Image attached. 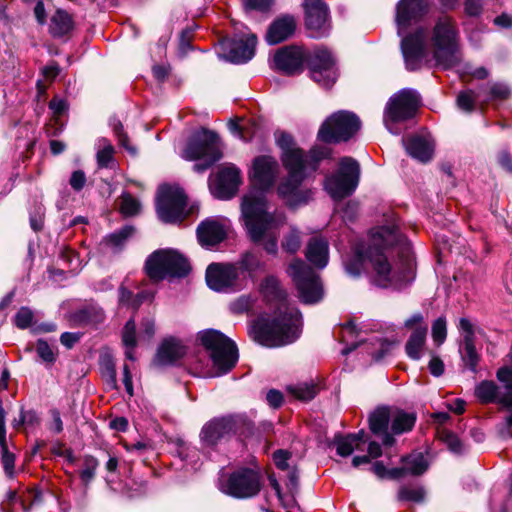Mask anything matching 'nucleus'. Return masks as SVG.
Wrapping results in <instances>:
<instances>
[{
    "label": "nucleus",
    "mask_w": 512,
    "mask_h": 512,
    "mask_svg": "<svg viewBox=\"0 0 512 512\" xmlns=\"http://www.w3.org/2000/svg\"><path fill=\"white\" fill-rule=\"evenodd\" d=\"M372 267L371 282L381 288H400L413 279V258L395 218L371 230L367 243L356 248L354 259L345 264L346 272L359 276L363 263Z\"/></svg>",
    "instance_id": "nucleus-1"
},
{
    "label": "nucleus",
    "mask_w": 512,
    "mask_h": 512,
    "mask_svg": "<svg viewBox=\"0 0 512 512\" xmlns=\"http://www.w3.org/2000/svg\"><path fill=\"white\" fill-rule=\"evenodd\" d=\"M280 166L271 155H260L253 160L250 177L254 189L244 196L242 215L250 237L259 240L266 231L285 222L282 212L267 211L265 192L274 187L279 176Z\"/></svg>",
    "instance_id": "nucleus-2"
},
{
    "label": "nucleus",
    "mask_w": 512,
    "mask_h": 512,
    "mask_svg": "<svg viewBox=\"0 0 512 512\" xmlns=\"http://www.w3.org/2000/svg\"><path fill=\"white\" fill-rule=\"evenodd\" d=\"M259 292L268 303L276 305L271 321L260 318L252 325L255 339L268 347H279L294 342L301 333V315L291 306L279 279L267 275L259 284Z\"/></svg>",
    "instance_id": "nucleus-3"
},
{
    "label": "nucleus",
    "mask_w": 512,
    "mask_h": 512,
    "mask_svg": "<svg viewBox=\"0 0 512 512\" xmlns=\"http://www.w3.org/2000/svg\"><path fill=\"white\" fill-rule=\"evenodd\" d=\"M277 143L282 150L281 159L288 172L277 187V193L287 205L291 207L306 203L310 198V191L300 189L301 183L310 169L315 171L317 163L328 157L330 151L327 147H315L311 150L309 159L298 148L289 134L281 133Z\"/></svg>",
    "instance_id": "nucleus-4"
},
{
    "label": "nucleus",
    "mask_w": 512,
    "mask_h": 512,
    "mask_svg": "<svg viewBox=\"0 0 512 512\" xmlns=\"http://www.w3.org/2000/svg\"><path fill=\"white\" fill-rule=\"evenodd\" d=\"M428 9L426 0H401L397 5L396 21L398 35L402 37L401 49L407 69L416 70L425 56V32L417 29L406 35L408 26L420 18Z\"/></svg>",
    "instance_id": "nucleus-5"
},
{
    "label": "nucleus",
    "mask_w": 512,
    "mask_h": 512,
    "mask_svg": "<svg viewBox=\"0 0 512 512\" xmlns=\"http://www.w3.org/2000/svg\"><path fill=\"white\" fill-rule=\"evenodd\" d=\"M432 47L434 59L443 69H451L458 66L461 61V52L458 43V35L451 19L440 18L432 33Z\"/></svg>",
    "instance_id": "nucleus-6"
},
{
    "label": "nucleus",
    "mask_w": 512,
    "mask_h": 512,
    "mask_svg": "<svg viewBox=\"0 0 512 512\" xmlns=\"http://www.w3.org/2000/svg\"><path fill=\"white\" fill-rule=\"evenodd\" d=\"M185 160H203L194 165V170L203 172L223 156L222 143L218 135L206 129L197 131L181 153Z\"/></svg>",
    "instance_id": "nucleus-7"
},
{
    "label": "nucleus",
    "mask_w": 512,
    "mask_h": 512,
    "mask_svg": "<svg viewBox=\"0 0 512 512\" xmlns=\"http://www.w3.org/2000/svg\"><path fill=\"white\" fill-rule=\"evenodd\" d=\"M203 346L209 351L213 371L209 376L216 377L230 371L238 360L236 345L224 334L216 330H206L199 334Z\"/></svg>",
    "instance_id": "nucleus-8"
},
{
    "label": "nucleus",
    "mask_w": 512,
    "mask_h": 512,
    "mask_svg": "<svg viewBox=\"0 0 512 512\" xmlns=\"http://www.w3.org/2000/svg\"><path fill=\"white\" fill-rule=\"evenodd\" d=\"M420 105L418 93L412 89H402L387 102L383 122L387 130L395 135L401 133L399 125L414 117Z\"/></svg>",
    "instance_id": "nucleus-9"
},
{
    "label": "nucleus",
    "mask_w": 512,
    "mask_h": 512,
    "mask_svg": "<svg viewBox=\"0 0 512 512\" xmlns=\"http://www.w3.org/2000/svg\"><path fill=\"white\" fill-rule=\"evenodd\" d=\"M187 260L174 250L162 249L153 252L146 260L145 270L153 281L166 277H183L189 272Z\"/></svg>",
    "instance_id": "nucleus-10"
},
{
    "label": "nucleus",
    "mask_w": 512,
    "mask_h": 512,
    "mask_svg": "<svg viewBox=\"0 0 512 512\" xmlns=\"http://www.w3.org/2000/svg\"><path fill=\"white\" fill-rule=\"evenodd\" d=\"M299 292V297L306 304H314L323 298V287L318 275L302 260H293L287 268Z\"/></svg>",
    "instance_id": "nucleus-11"
},
{
    "label": "nucleus",
    "mask_w": 512,
    "mask_h": 512,
    "mask_svg": "<svg viewBox=\"0 0 512 512\" xmlns=\"http://www.w3.org/2000/svg\"><path fill=\"white\" fill-rule=\"evenodd\" d=\"M360 168L357 161L344 157L339 164V170L326 178L325 190L335 200L351 195L359 182Z\"/></svg>",
    "instance_id": "nucleus-12"
},
{
    "label": "nucleus",
    "mask_w": 512,
    "mask_h": 512,
    "mask_svg": "<svg viewBox=\"0 0 512 512\" xmlns=\"http://www.w3.org/2000/svg\"><path fill=\"white\" fill-rule=\"evenodd\" d=\"M360 126L361 122L354 113L338 111L321 125L318 138L324 142L347 141L360 129Z\"/></svg>",
    "instance_id": "nucleus-13"
},
{
    "label": "nucleus",
    "mask_w": 512,
    "mask_h": 512,
    "mask_svg": "<svg viewBox=\"0 0 512 512\" xmlns=\"http://www.w3.org/2000/svg\"><path fill=\"white\" fill-rule=\"evenodd\" d=\"M186 196L182 189L174 186H161L158 190L156 210L165 223H176L186 216Z\"/></svg>",
    "instance_id": "nucleus-14"
},
{
    "label": "nucleus",
    "mask_w": 512,
    "mask_h": 512,
    "mask_svg": "<svg viewBox=\"0 0 512 512\" xmlns=\"http://www.w3.org/2000/svg\"><path fill=\"white\" fill-rule=\"evenodd\" d=\"M220 490L235 498H250L260 491V479L252 469H239L219 482Z\"/></svg>",
    "instance_id": "nucleus-15"
},
{
    "label": "nucleus",
    "mask_w": 512,
    "mask_h": 512,
    "mask_svg": "<svg viewBox=\"0 0 512 512\" xmlns=\"http://www.w3.org/2000/svg\"><path fill=\"white\" fill-rule=\"evenodd\" d=\"M242 182L241 171L232 163L222 164L213 180L210 182V190L214 196L220 199L233 197Z\"/></svg>",
    "instance_id": "nucleus-16"
},
{
    "label": "nucleus",
    "mask_w": 512,
    "mask_h": 512,
    "mask_svg": "<svg viewBox=\"0 0 512 512\" xmlns=\"http://www.w3.org/2000/svg\"><path fill=\"white\" fill-rule=\"evenodd\" d=\"M312 79L323 87L332 86L337 79L335 61L325 49L317 50L310 60Z\"/></svg>",
    "instance_id": "nucleus-17"
},
{
    "label": "nucleus",
    "mask_w": 512,
    "mask_h": 512,
    "mask_svg": "<svg viewBox=\"0 0 512 512\" xmlns=\"http://www.w3.org/2000/svg\"><path fill=\"white\" fill-rule=\"evenodd\" d=\"M305 23L313 37L323 36L328 28V10L322 0H305Z\"/></svg>",
    "instance_id": "nucleus-18"
},
{
    "label": "nucleus",
    "mask_w": 512,
    "mask_h": 512,
    "mask_svg": "<svg viewBox=\"0 0 512 512\" xmlns=\"http://www.w3.org/2000/svg\"><path fill=\"white\" fill-rule=\"evenodd\" d=\"M237 278L238 271L233 265L213 263L206 270L207 285L218 292L234 287Z\"/></svg>",
    "instance_id": "nucleus-19"
},
{
    "label": "nucleus",
    "mask_w": 512,
    "mask_h": 512,
    "mask_svg": "<svg viewBox=\"0 0 512 512\" xmlns=\"http://www.w3.org/2000/svg\"><path fill=\"white\" fill-rule=\"evenodd\" d=\"M229 228L226 218H208L197 228L198 240L202 246H214L226 238Z\"/></svg>",
    "instance_id": "nucleus-20"
},
{
    "label": "nucleus",
    "mask_w": 512,
    "mask_h": 512,
    "mask_svg": "<svg viewBox=\"0 0 512 512\" xmlns=\"http://www.w3.org/2000/svg\"><path fill=\"white\" fill-rule=\"evenodd\" d=\"M497 379L505 384L506 392L499 398V404L512 410V367L504 366L497 371ZM503 438L512 437V414L509 415L500 430Z\"/></svg>",
    "instance_id": "nucleus-21"
},
{
    "label": "nucleus",
    "mask_w": 512,
    "mask_h": 512,
    "mask_svg": "<svg viewBox=\"0 0 512 512\" xmlns=\"http://www.w3.org/2000/svg\"><path fill=\"white\" fill-rule=\"evenodd\" d=\"M186 347L175 338L165 339L159 346L154 363L157 366L173 365L184 357Z\"/></svg>",
    "instance_id": "nucleus-22"
},
{
    "label": "nucleus",
    "mask_w": 512,
    "mask_h": 512,
    "mask_svg": "<svg viewBox=\"0 0 512 512\" xmlns=\"http://www.w3.org/2000/svg\"><path fill=\"white\" fill-rule=\"evenodd\" d=\"M257 37L255 34H247L245 37H237L232 40L228 59L233 63H245L255 54Z\"/></svg>",
    "instance_id": "nucleus-23"
},
{
    "label": "nucleus",
    "mask_w": 512,
    "mask_h": 512,
    "mask_svg": "<svg viewBox=\"0 0 512 512\" xmlns=\"http://www.w3.org/2000/svg\"><path fill=\"white\" fill-rule=\"evenodd\" d=\"M273 62L276 69L293 74L302 67L303 53L297 47H285L275 53Z\"/></svg>",
    "instance_id": "nucleus-24"
},
{
    "label": "nucleus",
    "mask_w": 512,
    "mask_h": 512,
    "mask_svg": "<svg viewBox=\"0 0 512 512\" xmlns=\"http://www.w3.org/2000/svg\"><path fill=\"white\" fill-rule=\"evenodd\" d=\"M233 429V423L227 418H215L206 423L200 433L202 442L207 446L215 445Z\"/></svg>",
    "instance_id": "nucleus-25"
},
{
    "label": "nucleus",
    "mask_w": 512,
    "mask_h": 512,
    "mask_svg": "<svg viewBox=\"0 0 512 512\" xmlns=\"http://www.w3.org/2000/svg\"><path fill=\"white\" fill-rule=\"evenodd\" d=\"M296 28V22L291 16L277 18L271 23L266 33V41L270 45H276L290 38Z\"/></svg>",
    "instance_id": "nucleus-26"
},
{
    "label": "nucleus",
    "mask_w": 512,
    "mask_h": 512,
    "mask_svg": "<svg viewBox=\"0 0 512 512\" xmlns=\"http://www.w3.org/2000/svg\"><path fill=\"white\" fill-rule=\"evenodd\" d=\"M389 422H391V409L386 407L376 409L369 418L371 431L376 435H382V441L387 446L394 443V438L387 431Z\"/></svg>",
    "instance_id": "nucleus-27"
},
{
    "label": "nucleus",
    "mask_w": 512,
    "mask_h": 512,
    "mask_svg": "<svg viewBox=\"0 0 512 512\" xmlns=\"http://www.w3.org/2000/svg\"><path fill=\"white\" fill-rule=\"evenodd\" d=\"M306 258L315 267L323 269L329 259L328 242L323 238L314 237L307 244Z\"/></svg>",
    "instance_id": "nucleus-28"
},
{
    "label": "nucleus",
    "mask_w": 512,
    "mask_h": 512,
    "mask_svg": "<svg viewBox=\"0 0 512 512\" xmlns=\"http://www.w3.org/2000/svg\"><path fill=\"white\" fill-rule=\"evenodd\" d=\"M407 153L421 161L427 162L431 159L433 153L432 142L421 136H413L407 140H402Z\"/></svg>",
    "instance_id": "nucleus-29"
},
{
    "label": "nucleus",
    "mask_w": 512,
    "mask_h": 512,
    "mask_svg": "<svg viewBox=\"0 0 512 512\" xmlns=\"http://www.w3.org/2000/svg\"><path fill=\"white\" fill-rule=\"evenodd\" d=\"M427 335L426 326H417L410 335L405 350L407 355L413 360H419L425 346Z\"/></svg>",
    "instance_id": "nucleus-30"
},
{
    "label": "nucleus",
    "mask_w": 512,
    "mask_h": 512,
    "mask_svg": "<svg viewBox=\"0 0 512 512\" xmlns=\"http://www.w3.org/2000/svg\"><path fill=\"white\" fill-rule=\"evenodd\" d=\"M73 29V20L65 10L58 9L51 18L50 33L54 37H62Z\"/></svg>",
    "instance_id": "nucleus-31"
},
{
    "label": "nucleus",
    "mask_w": 512,
    "mask_h": 512,
    "mask_svg": "<svg viewBox=\"0 0 512 512\" xmlns=\"http://www.w3.org/2000/svg\"><path fill=\"white\" fill-rule=\"evenodd\" d=\"M416 416L402 410H391V431L393 434H402L410 431L415 424Z\"/></svg>",
    "instance_id": "nucleus-32"
},
{
    "label": "nucleus",
    "mask_w": 512,
    "mask_h": 512,
    "mask_svg": "<svg viewBox=\"0 0 512 512\" xmlns=\"http://www.w3.org/2000/svg\"><path fill=\"white\" fill-rule=\"evenodd\" d=\"M363 432L357 434H349L347 436H337L334 439V445L336 446L337 453L340 456L347 457L358 448L360 442H363Z\"/></svg>",
    "instance_id": "nucleus-33"
},
{
    "label": "nucleus",
    "mask_w": 512,
    "mask_h": 512,
    "mask_svg": "<svg viewBox=\"0 0 512 512\" xmlns=\"http://www.w3.org/2000/svg\"><path fill=\"white\" fill-rule=\"evenodd\" d=\"M402 476L405 473L421 475L428 469V463L422 453H413L403 459Z\"/></svg>",
    "instance_id": "nucleus-34"
},
{
    "label": "nucleus",
    "mask_w": 512,
    "mask_h": 512,
    "mask_svg": "<svg viewBox=\"0 0 512 512\" xmlns=\"http://www.w3.org/2000/svg\"><path fill=\"white\" fill-rule=\"evenodd\" d=\"M477 398L484 403L497 401L503 394L498 393L497 385L492 381H483L475 389Z\"/></svg>",
    "instance_id": "nucleus-35"
},
{
    "label": "nucleus",
    "mask_w": 512,
    "mask_h": 512,
    "mask_svg": "<svg viewBox=\"0 0 512 512\" xmlns=\"http://www.w3.org/2000/svg\"><path fill=\"white\" fill-rule=\"evenodd\" d=\"M287 391L298 400L309 401L316 396L318 389L315 384L304 382L289 385Z\"/></svg>",
    "instance_id": "nucleus-36"
},
{
    "label": "nucleus",
    "mask_w": 512,
    "mask_h": 512,
    "mask_svg": "<svg viewBox=\"0 0 512 512\" xmlns=\"http://www.w3.org/2000/svg\"><path fill=\"white\" fill-rule=\"evenodd\" d=\"M152 294L147 292H141L134 295L131 291L126 289L125 287H121L119 289V303L121 305H126L134 310L137 309L144 300L151 299Z\"/></svg>",
    "instance_id": "nucleus-37"
},
{
    "label": "nucleus",
    "mask_w": 512,
    "mask_h": 512,
    "mask_svg": "<svg viewBox=\"0 0 512 512\" xmlns=\"http://www.w3.org/2000/svg\"><path fill=\"white\" fill-rule=\"evenodd\" d=\"M122 341L126 347V357L130 360H134L132 353L133 348L136 346V326L134 320L130 319L127 321L123 329Z\"/></svg>",
    "instance_id": "nucleus-38"
},
{
    "label": "nucleus",
    "mask_w": 512,
    "mask_h": 512,
    "mask_svg": "<svg viewBox=\"0 0 512 512\" xmlns=\"http://www.w3.org/2000/svg\"><path fill=\"white\" fill-rule=\"evenodd\" d=\"M114 147L105 138L98 141L97 163L99 167H107L113 159Z\"/></svg>",
    "instance_id": "nucleus-39"
},
{
    "label": "nucleus",
    "mask_w": 512,
    "mask_h": 512,
    "mask_svg": "<svg viewBox=\"0 0 512 512\" xmlns=\"http://www.w3.org/2000/svg\"><path fill=\"white\" fill-rule=\"evenodd\" d=\"M510 95V89L506 84L493 83L489 85L488 95L485 97V101L505 100Z\"/></svg>",
    "instance_id": "nucleus-40"
},
{
    "label": "nucleus",
    "mask_w": 512,
    "mask_h": 512,
    "mask_svg": "<svg viewBox=\"0 0 512 512\" xmlns=\"http://www.w3.org/2000/svg\"><path fill=\"white\" fill-rule=\"evenodd\" d=\"M140 203L130 194H124L121 199L120 211L125 216H134L140 211Z\"/></svg>",
    "instance_id": "nucleus-41"
},
{
    "label": "nucleus",
    "mask_w": 512,
    "mask_h": 512,
    "mask_svg": "<svg viewBox=\"0 0 512 512\" xmlns=\"http://www.w3.org/2000/svg\"><path fill=\"white\" fill-rule=\"evenodd\" d=\"M98 467V461L92 456H86L83 459V468L80 471V477L84 483H89L95 475Z\"/></svg>",
    "instance_id": "nucleus-42"
},
{
    "label": "nucleus",
    "mask_w": 512,
    "mask_h": 512,
    "mask_svg": "<svg viewBox=\"0 0 512 512\" xmlns=\"http://www.w3.org/2000/svg\"><path fill=\"white\" fill-rule=\"evenodd\" d=\"M425 494L422 487H403L399 490L398 496L401 500L420 502L424 499Z\"/></svg>",
    "instance_id": "nucleus-43"
},
{
    "label": "nucleus",
    "mask_w": 512,
    "mask_h": 512,
    "mask_svg": "<svg viewBox=\"0 0 512 512\" xmlns=\"http://www.w3.org/2000/svg\"><path fill=\"white\" fill-rule=\"evenodd\" d=\"M447 336L446 320L443 317L438 318L432 325V338L437 346L444 343Z\"/></svg>",
    "instance_id": "nucleus-44"
},
{
    "label": "nucleus",
    "mask_w": 512,
    "mask_h": 512,
    "mask_svg": "<svg viewBox=\"0 0 512 512\" xmlns=\"http://www.w3.org/2000/svg\"><path fill=\"white\" fill-rule=\"evenodd\" d=\"M301 244L300 234L297 230L292 229L284 238L282 248L288 253H295Z\"/></svg>",
    "instance_id": "nucleus-45"
},
{
    "label": "nucleus",
    "mask_w": 512,
    "mask_h": 512,
    "mask_svg": "<svg viewBox=\"0 0 512 512\" xmlns=\"http://www.w3.org/2000/svg\"><path fill=\"white\" fill-rule=\"evenodd\" d=\"M253 298L249 295H242L230 303V310L235 314L247 312L253 305Z\"/></svg>",
    "instance_id": "nucleus-46"
},
{
    "label": "nucleus",
    "mask_w": 512,
    "mask_h": 512,
    "mask_svg": "<svg viewBox=\"0 0 512 512\" xmlns=\"http://www.w3.org/2000/svg\"><path fill=\"white\" fill-rule=\"evenodd\" d=\"M477 97L478 95L471 90L463 91L457 97V105L460 109L470 112L474 108Z\"/></svg>",
    "instance_id": "nucleus-47"
},
{
    "label": "nucleus",
    "mask_w": 512,
    "mask_h": 512,
    "mask_svg": "<svg viewBox=\"0 0 512 512\" xmlns=\"http://www.w3.org/2000/svg\"><path fill=\"white\" fill-rule=\"evenodd\" d=\"M242 265L249 273L263 271L265 264L254 254L248 253L242 259Z\"/></svg>",
    "instance_id": "nucleus-48"
},
{
    "label": "nucleus",
    "mask_w": 512,
    "mask_h": 512,
    "mask_svg": "<svg viewBox=\"0 0 512 512\" xmlns=\"http://www.w3.org/2000/svg\"><path fill=\"white\" fill-rule=\"evenodd\" d=\"M373 472L380 478H399L402 476V470L399 468H394L391 470H387L385 466L377 461L372 466Z\"/></svg>",
    "instance_id": "nucleus-49"
},
{
    "label": "nucleus",
    "mask_w": 512,
    "mask_h": 512,
    "mask_svg": "<svg viewBox=\"0 0 512 512\" xmlns=\"http://www.w3.org/2000/svg\"><path fill=\"white\" fill-rule=\"evenodd\" d=\"M0 446L2 449V464L4 471L9 477H12L14 473L15 456L13 453L8 451L6 441L3 444H0Z\"/></svg>",
    "instance_id": "nucleus-50"
},
{
    "label": "nucleus",
    "mask_w": 512,
    "mask_h": 512,
    "mask_svg": "<svg viewBox=\"0 0 512 512\" xmlns=\"http://www.w3.org/2000/svg\"><path fill=\"white\" fill-rule=\"evenodd\" d=\"M283 224H284V222L279 224L278 226L266 231L265 234L257 241H255L252 237H251V239L254 242H261L267 237V240L264 242V249L270 254H275L277 252L278 245H277V238L275 236H272V233L275 229H277L279 226H281Z\"/></svg>",
    "instance_id": "nucleus-51"
},
{
    "label": "nucleus",
    "mask_w": 512,
    "mask_h": 512,
    "mask_svg": "<svg viewBox=\"0 0 512 512\" xmlns=\"http://www.w3.org/2000/svg\"><path fill=\"white\" fill-rule=\"evenodd\" d=\"M33 320V312L27 308L22 307L15 315V324L20 329H25L30 326Z\"/></svg>",
    "instance_id": "nucleus-52"
},
{
    "label": "nucleus",
    "mask_w": 512,
    "mask_h": 512,
    "mask_svg": "<svg viewBox=\"0 0 512 512\" xmlns=\"http://www.w3.org/2000/svg\"><path fill=\"white\" fill-rule=\"evenodd\" d=\"M112 127H113V130L116 134V136L118 137V140H119V143L121 146H123L127 151H129L132 155H135L136 154V149L134 147H132L129 143H128V137L127 135L123 132V126L121 124V122H119L118 120H114L112 122Z\"/></svg>",
    "instance_id": "nucleus-53"
},
{
    "label": "nucleus",
    "mask_w": 512,
    "mask_h": 512,
    "mask_svg": "<svg viewBox=\"0 0 512 512\" xmlns=\"http://www.w3.org/2000/svg\"><path fill=\"white\" fill-rule=\"evenodd\" d=\"M101 370L102 375L107 379V381L114 385L116 382L115 365L108 356L102 358Z\"/></svg>",
    "instance_id": "nucleus-54"
},
{
    "label": "nucleus",
    "mask_w": 512,
    "mask_h": 512,
    "mask_svg": "<svg viewBox=\"0 0 512 512\" xmlns=\"http://www.w3.org/2000/svg\"><path fill=\"white\" fill-rule=\"evenodd\" d=\"M464 350H465L464 360L467 363V365L472 370H474L477 365V361H478V356H477V353L475 350L474 340L470 341L468 339L467 341H465L464 342Z\"/></svg>",
    "instance_id": "nucleus-55"
},
{
    "label": "nucleus",
    "mask_w": 512,
    "mask_h": 512,
    "mask_svg": "<svg viewBox=\"0 0 512 512\" xmlns=\"http://www.w3.org/2000/svg\"><path fill=\"white\" fill-rule=\"evenodd\" d=\"M36 352L38 356L45 362H53L55 353L50 345L44 340H38L36 344Z\"/></svg>",
    "instance_id": "nucleus-56"
},
{
    "label": "nucleus",
    "mask_w": 512,
    "mask_h": 512,
    "mask_svg": "<svg viewBox=\"0 0 512 512\" xmlns=\"http://www.w3.org/2000/svg\"><path fill=\"white\" fill-rule=\"evenodd\" d=\"M491 0H466L465 12L469 16H477L481 13L484 5H487Z\"/></svg>",
    "instance_id": "nucleus-57"
},
{
    "label": "nucleus",
    "mask_w": 512,
    "mask_h": 512,
    "mask_svg": "<svg viewBox=\"0 0 512 512\" xmlns=\"http://www.w3.org/2000/svg\"><path fill=\"white\" fill-rule=\"evenodd\" d=\"M458 327H459L461 334L463 335L464 342L467 341L468 339L470 341L474 340L475 329H474V325L471 323V321L469 319L461 318L459 320Z\"/></svg>",
    "instance_id": "nucleus-58"
},
{
    "label": "nucleus",
    "mask_w": 512,
    "mask_h": 512,
    "mask_svg": "<svg viewBox=\"0 0 512 512\" xmlns=\"http://www.w3.org/2000/svg\"><path fill=\"white\" fill-rule=\"evenodd\" d=\"M133 233V228L130 226L124 227L119 232L113 233L108 237V241L114 245L119 246Z\"/></svg>",
    "instance_id": "nucleus-59"
},
{
    "label": "nucleus",
    "mask_w": 512,
    "mask_h": 512,
    "mask_svg": "<svg viewBox=\"0 0 512 512\" xmlns=\"http://www.w3.org/2000/svg\"><path fill=\"white\" fill-rule=\"evenodd\" d=\"M443 440L453 452L459 453L462 451V443L459 438L450 432H443Z\"/></svg>",
    "instance_id": "nucleus-60"
},
{
    "label": "nucleus",
    "mask_w": 512,
    "mask_h": 512,
    "mask_svg": "<svg viewBox=\"0 0 512 512\" xmlns=\"http://www.w3.org/2000/svg\"><path fill=\"white\" fill-rule=\"evenodd\" d=\"M69 183L74 190H81L86 183L85 173L81 170L74 171L71 175Z\"/></svg>",
    "instance_id": "nucleus-61"
},
{
    "label": "nucleus",
    "mask_w": 512,
    "mask_h": 512,
    "mask_svg": "<svg viewBox=\"0 0 512 512\" xmlns=\"http://www.w3.org/2000/svg\"><path fill=\"white\" fill-rule=\"evenodd\" d=\"M290 457V454L287 451L284 450H278L273 454V459L276 464V466L281 469L285 470L288 468V459Z\"/></svg>",
    "instance_id": "nucleus-62"
},
{
    "label": "nucleus",
    "mask_w": 512,
    "mask_h": 512,
    "mask_svg": "<svg viewBox=\"0 0 512 512\" xmlns=\"http://www.w3.org/2000/svg\"><path fill=\"white\" fill-rule=\"evenodd\" d=\"M429 370L432 375L439 377L444 372V364L438 357H433L429 362Z\"/></svg>",
    "instance_id": "nucleus-63"
},
{
    "label": "nucleus",
    "mask_w": 512,
    "mask_h": 512,
    "mask_svg": "<svg viewBox=\"0 0 512 512\" xmlns=\"http://www.w3.org/2000/svg\"><path fill=\"white\" fill-rule=\"evenodd\" d=\"M266 399L270 406H272L274 408H278L282 404L283 396H282L281 392H279L277 390H270L267 393Z\"/></svg>",
    "instance_id": "nucleus-64"
}]
</instances>
